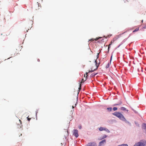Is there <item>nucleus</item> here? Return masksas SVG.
<instances>
[{
	"mask_svg": "<svg viewBox=\"0 0 146 146\" xmlns=\"http://www.w3.org/2000/svg\"><path fill=\"white\" fill-rule=\"evenodd\" d=\"M146 144V141L144 140H142L136 143L134 146H144Z\"/></svg>",
	"mask_w": 146,
	"mask_h": 146,
	"instance_id": "1",
	"label": "nucleus"
},
{
	"mask_svg": "<svg viewBox=\"0 0 146 146\" xmlns=\"http://www.w3.org/2000/svg\"><path fill=\"white\" fill-rule=\"evenodd\" d=\"M95 62L96 63V68L95 69H94V70H92V68H91V70H89L88 71V73L90 72H94V71L95 70H96L97 69L99 64H98L97 63V61L96 60L95 61Z\"/></svg>",
	"mask_w": 146,
	"mask_h": 146,
	"instance_id": "2",
	"label": "nucleus"
},
{
	"mask_svg": "<svg viewBox=\"0 0 146 146\" xmlns=\"http://www.w3.org/2000/svg\"><path fill=\"white\" fill-rule=\"evenodd\" d=\"M99 130L100 131H102L103 130H104V131H106L108 133H110V131H109V130L108 129H107L106 128H105V127H100L99 128Z\"/></svg>",
	"mask_w": 146,
	"mask_h": 146,
	"instance_id": "3",
	"label": "nucleus"
},
{
	"mask_svg": "<svg viewBox=\"0 0 146 146\" xmlns=\"http://www.w3.org/2000/svg\"><path fill=\"white\" fill-rule=\"evenodd\" d=\"M73 135H74L76 137H77L78 136V131L77 129H75L74 130V132Z\"/></svg>",
	"mask_w": 146,
	"mask_h": 146,
	"instance_id": "4",
	"label": "nucleus"
},
{
	"mask_svg": "<svg viewBox=\"0 0 146 146\" xmlns=\"http://www.w3.org/2000/svg\"><path fill=\"white\" fill-rule=\"evenodd\" d=\"M118 117L122 121H125L126 120V119L125 118L124 116L121 113L120 114V115H119V116Z\"/></svg>",
	"mask_w": 146,
	"mask_h": 146,
	"instance_id": "5",
	"label": "nucleus"
},
{
	"mask_svg": "<svg viewBox=\"0 0 146 146\" xmlns=\"http://www.w3.org/2000/svg\"><path fill=\"white\" fill-rule=\"evenodd\" d=\"M118 117L122 121H125L126 120V119L125 118L124 116L121 113L120 114V115H119V116Z\"/></svg>",
	"mask_w": 146,
	"mask_h": 146,
	"instance_id": "6",
	"label": "nucleus"
},
{
	"mask_svg": "<svg viewBox=\"0 0 146 146\" xmlns=\"http://www.w3.org/2000/svg\"><path fill=\"white\" fill-rule=\"evenodd\" d=\"M121 114V113L118 112H115L114 113H113V114L117 117H118Z\"/></svg>",
	"mask_w": 146,
	"mask_h": 146,
	"instance_id": "7",
	"label": "nucleus"
},
{
	"mask_svg": "<svg viewBox=\"0 0 146 146\" xmlns=\"http://www.w3.org/2000/svg\"><path fill=\"white\" fill-rule=\"evenodd\" d=\"M87 146H96V144L94 143H89L88 144Z\"/></svg>",
	"mask_w": 146,
	"mask_h": 146,
	"instance_id": "8",
	"label": "nucleus"
},
{
	"mask_svg": "<svg viewBox=\"0 0 146 146\" xmlns=\"http://www.w3.org/2000/svg\"><path fill=\"white\" fill-rule=\"evenodd\" d=\"M99 38H96L95 39L92 38L91 39L89 40V42H90V41H94V40H98L99 39Z\"/></svg>",
	"mask_w": 146,
	"mask_h": 146,
	"instance_id": "9",
	"label": "nucleus"
},
{
	"mask_svg": "<svg viewBox=\"0 0 146 146\" xmlns=\"http://www.w3.org/2000/svg\"><path fill=\"white\" fill-rule=\"evenodd\" d=\"M120 109L121 110H122V111H128V110H126V109L124 107H121L120 108Z\"/></svg>",
	"mask_w": 146,
	"mask_h": 146,
	"instance_id": "10",
	"label": "nucleus"
},
{
	"mask_svg": "<svg viewBox=\"0 0 146 146\" xmlns=\"http://www.w3.org/2000/svg\"><path fill=\"white\" fill-rule=\"evenodd\" d=\"M106 140L105 139H104L102 141L100 142V145H102V143H106Z\"/></svg>",
	"mask_w": 146,
	"mask_h": 146,
	"instance_id": "11",
	"label": "nucleus"
},
{
	"mask_svg": "<svg viewBox=\"0 0 146 146\" xmlns=\"http://www.w3.org/2000/svg\"><path fill=\"white\" fill-rule=\"evenodd\" d=\"M133 1L134 3L136 4H137L138 3H139L137 0H133Z\"/></svg>",
	"mask_w": 146,
	"mask_h": 146,
	"instance_id": "12",
	"label": "nucleus"
},
{
	"mask_svg": "<svg viewBox=\"0 0 146 146\" xmlns=\"http://www.w3.org/2000/svg\"><path fill=\"white\" fill-rule=\"evenodd\" d=\"M114 41V40H113V41H111L110 42V43L109 44L108 46V50H109V49L110 48V46L112 44V43H113Z\"/></svg>",
	"mask_w": 146,
	"mask_h": 146,
	"instance_id": "13",
	"label": "nucleus"
},
{
	"mask_svg": "<svg viewBox=\"0 0 146 146\" xmlns=\"http://www.w3.org/2000/svg\"><path fill=\"white\" fill-rule=\"evenodd\" d=\"M107 109L109 111H111L112 110L111 108H108Z\"/></svg>",
	"mask_w": 146,
	"mask_h": 146,
	"instance_id": "14",
	"label": "nucleus"
},
{
	"mask_svg": "<svg viewBox=\"0 0 146 146\" xmlns=\"http://www.w3.org/2000/svg\"><path fill=\"white\" fill-rule=\"evenodd\" d=\"M139 28H136V29H135L133 31V32L134 33L135 32L139 30Z\"/></svg>",
	"mask_w": 146,
	"mask_h": 146,
	"instance_id": "15",
	"label": "nucleus"
},
{
	"mask_svg": "<svg viewBox=\"0 0 146 146\" xmlns=\"http://www.w3.org/2000/svg\"><path fill=\"white\" fill-rule=\"evenodd\" d=\"M117 107H114L113 108V110L114 111H116L117 110Z\"/></svg>",
	"mask_w": 146,
	"mask_h": 146,
	"instance_id": "16",
	"label": "nucleus"
},
{
	"mask_svg": "<svg viewBox=\"0 0 146 146\" xmlns=\"http://www.w3.org/2000/svg\"><path fill=\"white\" fill-rule=\"evenodd\" d=\"M38 3L37 4V5H38V7H39L38 9H39V7H41V5H40V4L39 3Z\"/></svg>",
	"mask_w": 146,
	"mask_h": 146,
	"instance_id": "17",
	"label": "nucleus"
},
{
	"mask_svg": "<svg viewBox=\"0 0 146 146\" xmlns=\"http://www.w3.org/2000/svg\"><path fill=\"white\" fill-rule=\"evenodd\" d=\"M98 74V73H96V74H92L91 75L92 76H95V75H96L97 74Z\"/></svg>",
	"mask_w": 146,
	"mask_h": 146,
	"instance_id": "18",
	"label": "nucleus"
},
{
	"mask_svg": "<svg viewBox=\"0 0 146 146\" xmlns=\"http://www.w3.org/2000/svg\"><path fill=\"white\" fill-rule=\"evenodd\" d=\"M78 89L79 90H81V84H80V86L78 88Z\"/></svg>",
	"mask_w": 146,
	"mask_h": 146,
	"instance_id": "19",
	"label": "nucleus"
},
{
	"mask_svg": "<svg viewBox=\"0 0 146 146\" xmlns=\"http://www.w3.org/2000/svg\"><path fill=\"white\" fill-rule=\"evenodd\" d=\"M107 137V135H104L103 136V137H102V138L103 139L105 138H106V137Z\"/></svg>",
	"mask_w": 146,
	"mask_h": 146,
	"instance_id": "20",
	"label": "nucleus"
},
{
	"mask_svg": "<svg viewBox=\"0 0 146 146\" xmlns=\"http://www.w3.org/2000/svg\"><path fill=\"white\" fill-rule=\"evenodd\" d=\"M109 63H108V64L106 66V68H108L109 67Z\"/></svg>",
	"mask_w": 146,
	"mask_h": 146,
	"instance_id": "21",
	"label": "nucleus"
},
{
	"mask_svg": "<svg viewBox=\"0 0 146 146\" xmlns=\"http://www.w3.org/2000/svg\"><path fill=\"white\" fill-rule=\"evenodd\" d=\"M84 82V80L83 79H82V80L81 82L80 83V84H81L82 83H83Z\"/></svg>",
	"mask_w": 146,
	"mask_h": 146,
	"instance_id": "22",
	"label": "nucleus"
},
{
	"mask_svg": "<svg viewBox=\"0 0 146 146\" xmlns=\"http://www.w3.org/2000/svg\"><path fill=\"white\" fill-rule=\"evenodd\" d=\"M121 104V103H120L119 104H115L114 105V106H117V105H119V104Z\"/></svg>",
	"mask_w": 146,
	"mask_h": 146,
	"instance_id": "23",
	"label": "nucleus"
},
{
	"mask_svg": "<svg viewBox=\"0 0 146 146\" xmlns=\"http://www.w3.org/2000/svg\"><path fill=\"white\" fill-rule=\"evenodd\" d=\"M31 119V118H29L28 117H27V119L29 121Z\"/></svg>",
	"mask_w": 146,
	"mask_h": 146,
	"instance_id": "24",
	"label": "nucleus"
},
{
	"mask_svg": "<svg viewBox=\"0 0 146 146\" xmlns=\"http://www.w3.org/2000/svg\"><path fill=\"white\" fill-rule=\"evenodd\" d=\"M144 127L145 128V129L146 128V124H143Z\"/></svg>",
	"mask_w": 146,
	"mask_h": 146,
	"instance_id": "25",
	"label": "nucleus"
},
{
	"mask_svg": "<svg viewBox=\"0 0 146 146\" xmlns=\"http://www.w3.org/2000/svg\"><path fill=\"white\" fill-rule=\"evenodd\" d=\"M78 128L79 129H81V128H82V126L81 125H79V126H78Z\"/></svg>",
	"mask_w": 146,
	"mask_h": 146,
	"instance_id": "26",
	"label": "nucleus"
},
{
	"mask_svg": "<svg viewBox=\"0 0 146 146\" xmlns=\"http://www.w3.org/2000/svg\"><path fill=\"white\" fill-rule=\"evenodd\" d=\"M99 53H98L97 54V59L99 57Z\"/></svg>",
	"mask_w": 146,
	"mask_h": 146,
	"instance_id": "27",
	"label": "nucleus"
},
{
	"mask_svg": "<svg viewBox=\"0 0 146 146\" xmlns=\"http://www.w3.org/2000/svg\"><path fill=\"white\" fill-rule=\"evenodd\" d=\"M143 29H146V25L143 27L142 28Z\"/></svg>",
	"mask_w": 146,
	"mask_h": 146,
	"instance_id": "28",
	"label": "nucleus"
},
{
	"mask_svg": "<svg viewBox=\"0 0 146 146\" xmlns=\"http://www.w3.org/2000/svg\"><path fill=\"white\" fill-rule=\"evenodd\" d=\"M88 72H86V77H87V76H88V75H88Z\"/></svg>",
	"mask_w": 146,
	"mask_h": 146,
	"instance_id": "29",
	"label": "nucleus"
},
{
	"mask_svg": "<svg viewBox=\"0 0 146 146\" xmlns=\"http://www.w3.org/2000/svg\"><path fill=\"white\" fill-rule=\"evenodd\" d=\"M112 55L111 56V59H110V62H111V59H112Z\"/></svg>",
	"mask_w": 146,
	"mask_h": 146,
	"instance_id": "30",
	"label": "nucleus"
},
{
	"mask_svg": "<svg viewBox=\"0 0 146 146\" xmlns=\"http://www.w3.org/2000/svg\"><path fill=\"white\" fill-rule=\"evenodd\" d=\"M85 74H84V77H85L86 76H85Z\"/></svg>",
	"mask_w": 146,
	"mask_h": 146,
	"instance_id": "31",
	"label": "nucleus"
},
{
	"mask_svg": "<svg viewBox=\"0 0 146 146\" xmlns=\"http://www.w3.org/2000/svg\"><path fill=\"white\" fill-rule=\"evenodd\" d=\"M19 121H20V122H21V120H20V119H19Z\"/></svg>",
	"mask_w": 146,
	"mask_h": 146,
	"instance_id": "32",
	"label": "nucleus"
},
{
	"mask_svg": "<svg viewBox=\"0 0 146 146\" xmlns=\"http://www.w3.org/2000/svg\"><path fill=\"white\" fill-rule=\"evenodd\" d=\"M143 21L142 20V23H143Z\"/></svg>",
	"mask_w": 146,
	"mask_h": 146,
	"instance_id": "33",
	"label": "nucleus"
},
{
	"mask_svg": "<svg viewBox=\"0 0 146 146\" xmlns=\"http://www.w3.org/2000/svg\"><path fill=\"white\" fill-rule=\"evenodd\" d=\"M20 135H22V134H20Z\"/></svg>",
	"mask_w": 146,
	"mask_h": 146,
	"instance_id": "34",
	"label": "nucleus"
},
{
	"mask_svg": "<svg viewBox=\"0 0 146 146\" xmlns=\"http://www.w3.org/2000/svg\"><path fill=\"white\" fill-rule=\"evenodd\" d=\"M20 135H22V134H20Z\"/></svg>",
	"mask_w": 146,
	"mask_h": 146,
	"instance_id": "35",
	"label": "nucleus"
},
{
	"mask_svg": "<svg viewBox=\"0 0 146 146\" xmlns=\"http://www.w3.org/2000/svg\"><path fill=\"white\" fill-rule=\"evenodd\" d=\"M145 129H146V128Z\"/></svg>",
	"mask_w": 146,
	"mask_h": 146,
	"instance_id": "36",
	"label": "nucleus"
}]
</instances>
